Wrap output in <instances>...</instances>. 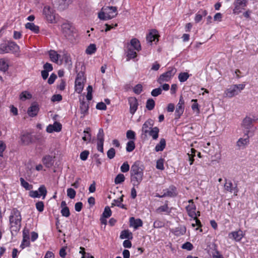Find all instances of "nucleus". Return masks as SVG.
Segmentation results:
<instances>
[{
	"label": "nucleus",
	"instance_id": "1",
	"mask_svg": "<svg viewBox=\"0 0 258 258\" xmlns=\"http://www.w3.org/2000/svg\"><path fill=\"white\" fill-rule=\"evenodd\" d=\"M131 180L134 186L138 188L143 178V169L140 167L138 162H136L131 167Z\"/></svg>",
	"mask_w": 258,
	"mask_h": 258
},
{
	"label": "nucleus",
	"instance_id": "2",
	"mask_svg": "<svg viewBox=\"0 0 258 258\" xmlns=\"http://www.w3.org/2000/svg\"><path fill=\"white\" fill-rule=\"evenodd\" d=\"M22 217L20 212L16 209H13L9 217L11 232H17L21 227Z\"/></svg>",
	"mask_w": 258,
	"mask_h": 258
},
{
	"label": "nucleus",
	"instance_id": "3",
	"mask_svg": "<svg viewBox=\"0 0 258 258\" xmlns=\"http://www.w3.org/2000/svg\"><path fill=\"white\" fill-rule=\"evenodd\" d=\"M116 7H106L103 8L101 11L98 13V18L100 20H107L114 18L117 15Z\"/></svg>",
	"mask_w": 258,
	"mask_h": 258
},
{
	"label": "nucleus",
	"instance_id": "4",
	"mask_svg": "<svg viewBox=\"0 0 258 258\" xmlns=\"http://www.w3.org/2000/svg\"><path fill=\"white\" fill-rule=\"evenodd\" d=\"M61 28L62 32L64 36L69 40L71 41H73L77 36L75 28L68 23L63 24Z\"/></svg>",
	"mask_w": 258,
	"mask_h": 258
},
{
	"label": "nucleus",
	"instance_id": "5",
	"mask_svg": "<svg viewBox=\"0 0 258 258\" xmlns=\"http://www.w3.org/2000/svg\"><path fill=\"white\" fill-rule=\"evenodd\" d=\"M245 84L233 85L230 86L225 91L226 96L232 98L238 95L245 88Z\"/></svg>",
	"mask_w": 258,
	"mask_h": 258
},
{
	"label": "nucleus",
	"instance_id": "6",
	"mask_svg": "<svg viewBox=\"0 0 258 258\" xmlns=\"http://www.w3.org/2000/svg\"><path fill=\"white\" fill-rule=\"evenodd\" d=\"M43 15L48 22L53 23L55 22V14L54 10L50 6H44L43 10Z\"/></svg>",
	"mask_w": 258,
	"mask_h": 258
},
{
	"label": "nucleus",
	"instance_id": "7",
	"mask_svg": "<svg viewBox=\"0 0 258 258\" xmlns=\"http://www.w3.org/2000/svg\"><path fill=\"white\" fill-rule=\"evenodd\" d=\"M176 69L174 68H171L169 70L160 76L157 81L160 84H163L164 82L169 81L171 78L175 74Z\"/></svg>",
	"mask_w": 258,
	"mask_h": 258
},
{
	"label": "nucleus",
	"instance_id": "8",
	"mask_svg": "<svg viewBox=\"0 0 258 258\" xmlns=\"http://www.w3.org/2000/svg\"><path fill=\"white\" fill-rule=\"evenodd\" d=\"M189 205H187L185 209L188 215L192 218H196L197 216H200V212L198 211L197 213L196 206L195 205L192 200H189L188 201Z\"/></svg>",
	"mask_w": 258,
	"mask_h": 258
},
{
	"label": "nucleus",
	"instance_id": "9",
	"mask_svg": "<svg viewBox=\"0 0 258 258\" xmlns=\"http://www.w3.org/2000/svg\"><path fill=\"white\" fill-rule=\"evenodd\" d=\"M248 0H234L233 3L234 9L233 12L235 14H238L247 6Z\"/></svg>",
	"mask_w": 258,
	"mask_h": 258
},
{
	"label": "nucleus",
	"instance_id": "10",
	"mask_svg": "<svg viewBox=\"0 0 258 258\" xmlns=\"http://www.w3.org/2000/svg\"><path fill=\"white\" fill-rule=\"evenodd\" d=\"M154 124V121L151 118L147 119L143 124L142 128V137L145 139L148 138V132L150 130Z\"/></svg>",
	"mask_w": 258,
	"mask_h": 258
},
{
	"label": "nucleus",
	"instance_id": "11",
	"mask_svg": "<svg viewBox=\"0 0 258 258\" xmlns=\"http://www.w3.org/2000/svg\"><path fill=\"white\" fill-rule=\"evenodd\" d=\"M84 88V78L82 73H79L75 80V90L78 93H81Z\"/></svg>",
	"mask_w": 258,
	"mask_h": 258
},
{
	"label": "nucleus",
	"instance_id": "12",
	"mask_svg": "<svg viewBox=\"0 0 258 258\" xmlns=\"http://www.w3.org/2000/svg\"><path fill=\"white\" fill-rule=\"evenodd\" d=\"M184 101L182 96H180L179 100L177 104L175 115L178 118H180L181 115L183 114L184 109Z\"/></svg>",
	"mask_w": 258,
	"mask_h": 258
},
{
	"label": "nucleus",
	"instance_id": "13",
	"mask_svg": "<svg viewBox=\"0 0 258 258\" xmlns=\"http://www.w3.org/2000/svg\"><path fill=\"white\" fill-rule=\"evenodd\" d=\"M128 103L130 104V112L133 115L137 111L138 107V101L135 97H130L128 99Z\"/></svg>",
	"mask_w": 258,
	"mask_h": 258
},
{
	"label": "nucleus",
	"instance_id": "14",
	"mask_svg": "<svg viewBox=\"0 0 258 258\" xmlns=\"http://www.w3.org/2000/svg\"><path fill=\"white\" fill-rule=\"evenodd\" d=\"M39 110V107L37 103L34 102L28 108L27 113L30 117L36 116Z\"/></svg>",
	"mask_w": 258,
	"mask_h": 258
},
{
	"label": "nucleus",
	"instance_id": "15",
	"mask_svg": "<svg viewBox=\"0 0 258 258\" xmlns=\"http://www.w3.org/2000/svg\"><path fill=\"white\" fill-rule=\"evenodd\" d=\"M158 31L155 29H153L147 35V41L152 44V43L155 41L156 40V42L158 41Z\"/></svg>",
	"mask_w": 258,
	"mask_h": 258
},
{
	"label": "nucleus",
	"instance_id": "16",
	"mask_svg": "<svg viewBox=\"0 0 258 258\" xmlns=\"http://www.w3.org/2000/svg\"><path fill=\"white\" fill-rule=\"evenodd\" d=\"M62 128L61 124L57 121L54 122L53 124H49L46 127V132L51 133L53 132H59Z\"/></svg>",
	"mask_w": 258,
	"mask_h": 258
},
{
	"label": "nucleus",
	"instance_id": "17",
	"mask_svg": "<svg viewBox=\"0 0 258 258\" xmlns=\"http://www.w3.org/2000/svg\"><path fill=\"white\" fill-rule=\"evenodd\" d=\"M29 239L30 237L28 230H24L23 232V241L21 245V247L22 248L30 245Z\"/></svg>",
	"mask_w": 258,
	"mask_h": 258
},
{
	"label": "nucleus",
	"instance_id": "18",
	"mask_svg": "<svg viewBox=\"0 0 258 258\" xmlns=\"http://www.w3.org/2000/svg\"><path fill=\"white\" fill-rule=\"evenodd\" d=\"M224 188L225 189L229 192H233L235 195H237L238 189L236 186L233 187L232 183L230 181H227L226 180V182L224 184Z\"/></svg>",
	"mask_w": 258,
	"mask_h": 258
},
{
	"label": "nucleus",
	"instance_id": "19",
	"mask_svg": "<svg viewBox=\"0 0 258 258\" xmlns=\"http://www.w3.org/2000/svg\"><path fill=\"white\" fill-rule=\"evenodd\" d=\"M130 226L133 227L135 229H137L143 226V222L140 219H136L134 217H131L130 218Z\"/></svg>",
	"mask_w": 258,
	"mask_h": 258
},
{
	"label": "nucleus",
	"instance_id": "20",
	"mask_svg": "<svg viewBox=\"0 0 258 258\" xmlns=\"http://www.w3.org/2000/svg\"><path fill=\"white\" fill-rule=\"evenodd\" d=\"M43 164L47 168H50L53 165L54 161L52 157L50 155H46L42 158Z\"/></svg>",
	"mask_w": 258,
	"mask_h": 258
},
{
	"label": "nucleus",
	"instance_id": "21",
	"mask_svg": "<svg viewBox=\"0 0 258 258\" xmlns=\"http://www.w3.org/2000/svg\"><path fill=\"white\" fill-rule=\"evenodd\" d=\"M127 46H130L131 48H134V50L137 51H140L141 50V46L139 40L137 38H133L130 41V44Z\"/></svg>",
	"mask_w": 258,
	"mask_h": 258
},
{
	"label": "nucleus",
	"instance_id": "22",
	"mask_svg": "<svg viewBox=\"0 0 258 258\" xmlns=\"http://www.w3.org/2000/svg\"><path fill=\"white\" fill-rule=\"evenodd\" d=\"M159 129L158 127H152L148 132V137H152L153 140H157L159 137Z\"/></svg>",
	"mask_w": 258,
	"mask_h": 258
},
{
	"label": "nucleus",
	"instance_id": "23",
	"mask_svg": "<svg viewBox=\"0 0 258 258\" xmlns=\"http://www.w3.org/2000/svg\"><path fill=\"white\" fill-rule=\"evenodd\" d=\"M8 53L11 52L13 53H18L19 51V46L14 42L10 41L8 43Z\"/></svg>",
	"mask_w": 258,
	"mask_h": 258
},
{
	"label": "nucleus",
	"instance_id": "24",
	"mask_svg": "<svg viewBox=\"0 0 258 258\" xmlns=\"http://www.w3.org/2000/svg\"><path fill=\"white\" fill-rule=\"evenodd\" d=\"M167 203L168 202L166 201L164 205L158 208L156 210V212L158 214H162L164 212L167 214H169L171 212V210L168 207Z\"/></svg>",
	"mask_w": 258,
	"mask_h": 258
},
{
	"label": "nucleus",
	"instance_id": "25",
	"mask_svg": "<svg viewBox=\"0 0 258 258\" xmlns=\"http://www.w3.org/2000/svg\"><path fill=\"white\" fill-rule=\"evenodd\" d=\"M137 52L130 46L127 47L126 51V61H129L131 59L135 58L137 57Z\"/></svg>",
	"mask_w": 258,
	"mask_h": 258
},
{
	"label": "nucleus",
	"instance_id": "26",
	"mask_svg": "<svg viewBox=\"0 0 258 258\" xmlns=\"http://www.w3.org/2000/svg\"><path fill=\"white\" fill-rule=\"evenodd\" d=\"M229 236L230 238L232 237L235 240L237 241H239L243 236V232L241 230L234 231L230 233Z\"/></svg>",
	"mask_w": 258,
	"mask_h": 258
},
{
	"label": "nucleus",
	"instance_id": "27",
	"mask_svg": "<svg viewBox=\"0 0 258 258\" xmlns=\"http://www.w3.org/2000/svg\"><path fill=\"white\" fill-rule=\"evenodd\" d=\"M49 55L50 60L56 63H58V60L60 58V55L58 54L56 51L53 50H50L49 51Z\"/></svg>",
	"mask_w": 258,
	"mask_h": 258
},
{
	"label": "nucleus",
	"instance_id": "28",
	"mask_svg": "<svg viewBox=\"0 0 258 258\" xmlns=\"http://www.w3.org/2000/svg\"><path fill=\"white\" fill-rule=\"evenodd\" d=\"M25 28L27 29L31 30L32 32L35 34H38L39 32V26L36 25L33 23H27L25 24Z\"/></svg>",
	"mask_w": 258,
	"mask_h": 258
},
{
	"label": "nucleus",
	"instance_id": "29",
	"mask_svg": "<svg viewBox=\"0 0 258 258\" xmlns=\"http://www.w3.org/2000/svg\"><path fill=\"white\" fill-rule=\"evenodd\" d=\"M208 14V12L206 10H201L199 11L197 14H196L195 21L196 23L200 22L203 17H205Z\"/></svg>",
	"mask_w": 258,
	"mask_h": 258
},
{
	"label": "nucleus",
	"instance_id": "30",
	"mask_svg": "<svg viewBox=\"0 0 258 258\" xmlns=\"http://www.w3.org/2000/svg\"><path fill=\"white\" fill-rule=\"evenodd\" d=\"M172 232L176 236L184 235L186 232V227L184 226H179L176 228Z\"/></svg>",
	"mask_w": 258,
	"mask_h": 258
},
{
	"label": "nucleus",
	"instance_id": "31",
	"mask_svg": "<svg viewBox=\"0 0 258 258\" xmlns=\"http://www.w3.org/2000/svg\"><path fill=\"white\" fill-rule=\"evenodd\" d=\"M166 147V141L165 139L162 138L160 139V142L158 143L155 148V150L156 152L162 151Z\"/></svg>",
	"mask_w": 258,
	"mask_h": 258
},
{
	"label": "nucleus",
	"instance_id": "32",
	"mask_svg": "<svg viewBox=\"0 0 258 258\" xmlns=\"http://www.w3.org/2000/svg\"><path fill=\"white\" fill-rule=\"evenodd\" d=\"M248 132L249 131L247 132L245 134V135L246 136L245 138H240L237 142V145L239 147H244L249 143V137H248Z\"/></svg>",
	"mask_w": 258,
	"mask_h": 258
},
{
	"label": "nucleus",
	"instance_id": "33",
	"mask_svg": "<svg viewBox=\"0 0 258 258\" xmlns=\"http://www.w3.org/2000/svg\"><path fill=\"white\" fill-rule=\"evenodd\" d=\"M9 64L7 60L5 58L0 59V71L6 72L8 70Z\"/></svg>",
	"mask_w": 258,
	"mask_h": 258
},
{
	"label": "nucleus",
	"instance_id": "34",
	"mask_svg": "<svg viewBox=\"0 0 258 258\" xmlns=\"http://www.w3.org/2000/svg\"><path fill=\"white\" fill-rule=\"evenodd\" d=\"M120 238L122 239H132L133 238L132 233L131 232L128 230H124L121 232Z\"/></svg>",
	"mask_w": 258,
	"mask_h": 258
},
{
	"label": "nucleus",
	"instance_id": "35",
	"mask_svg": "<svg viewBox=\"0 0 258 258\" xmlns=\"http://www.w3.org/2000/svg\"><path fill=\"white\" fill-rule=\"evenodd\" d=\"M80 108L81 112L84 115L88 112L89 109V105L88 103L83 100H80Z\"/></svg>",
	"mask_w": 258,
	"mask_h": 258
},
{
	"label": "nucleus",
	"instance_id": "36",
	"mask_svg": "<svg viewBox=\"0 0 258 258\" xmlns=\"http://www.w3.org/2000/svg\"><path fill=\"white\" fill-rule=\"evenodd\" d=\"M21 140L24 145H28L31 142V137L30 134H26L21 136Z\"/></svg>",
	"mask_w": 258,
	"mask_h": 258
},
{
	"label": "nucleus",
	"instance_id": "37",
	"mask_svg": "<svg viewBox=\"0 0 258 258\" xmlns=\"http://www.w3.org/2000/svg\"><path fill=\"white\" fill-rule=\"evenodd\" d=\"M252 119L249 117H245L242 122V126L246 128H249L252 124Z\"/></svg>",
	"mask_w": 258,
	"mask_h": 258
},
{
	"label": "nucleus",
	"instance_id": "38",
	"mask_svg": "<svg viewBox=\"0 0 258 258\" xmlns=\"http://www.w3.org/2000/svg\"><path fill=\"white\" fill-rule=\"evenodd\" d=\"M155 106V102L153 99L150 98L147 100L146 104V107L148 110H153Z\"/></svg>",
	"mask_w": 258,
	"mask_h": 258
},
{
	"label": "nucleus",
	"instance_id": "39",
	"mask_svg": "<svg viewBox=\"0 0 258 258\" xmlns=\"http://www.w3.org/2000/svg\"><path fill=\"white\" fill-rule=\"evenodd\" d=\"M38 191L39 193V197L42 196V199H44L47 194V190L45 186L44 185H41L38 188Z\"/></svg>",
	"mask_w": 258,
	"mask_h": 258
},
{
	"label": "nucleus",
	"instance_id": "40",
	"mask_svg": "<svg viewBox=\"0 0 258 258\" xmlns=\"http://www.w3.org/2000/svg\"><path fill=\"white\" fill-rule=\"evenodd\" d=\"M32 98V95L27 91H23L20 95V99L22 101H25L27 99H30Z\"/></svg>",
	"mask_w": 258,
	"mask_h": 258
},
{
	"label": "nucleus",
	"instance_id": "41",
	"mask_svg": "<svg viewBox=\"0 0 258 258\" xmlns=\"http://www.w3.org/2000/svg\"><path fill=\"white\" fill-rule=\"evenodd\" d=\"M176 196V193L175 190L173 189H166L164 190V194L162 195V197H173Z\"/></svg>",
	"mask_w": 258,
	"mask_h": 258
},
{
	"label": "nucleus",
	"instance_id": "42",
	"mask_svg": "<svg viewBox=\"0 0 258 258\" xmlns=\"http://www.w3.org/2000/svg\"><path fill=\"white\" fill-rule=\"evenodd\" d=\"M96 51V47L95 44H90L86 50V53L88 54H92Z\"/></svg>",
	"mask_w": 258,
	"mask_h": 258
},
{
	"label": "nucleus",
	"instance_id": "43",
	"mask_svg": "<svg viewBox=\"0 0 258 258\" xmlns=\"http://www.w3.org/2000/svg\"><path fill=\"white\" fill-rule=\"evenodd\" d=\"M135 148V143L134 141L131 140L126 144V150L127 152H132Z\"/></svg>",
	"mask_w": 258,
	"mask_h": 258
},
{
	"label": "nucleus",
	"instance_id": "44",
	"mask_svg": "<svg viewBox=\"0 0 258 258\" xmlns=\"http://www.w3.org/2000/svg\"><path fill=\"white\" fill-rule=\"evenodd\" d=\"M125 180L124 175L123 174H118L114 179V183L116 184H118L123 182Z\"/></svg>",
	"mask_w": 258,
	"mask_h": 258
},
{
	"label": "nucleus",
	"instance_id": "45",
	"mask_svg": "<svg viewBox=\"0 0 258 258\" xmlns=\"http://www.w3.org/2000/svg\"><path fill=\"white\" fill-rule=\"evenodd\" d=\"M97 138V142H99V143L104 142V134L103 130L102 128H100L99 130Z\"/></svg>",
	"mask_w": 258,
	"mask_h": 258
},
{
	"label": "nucleus",
	"instance_id": "46",
	"mask_svg": "<svg viewBox=\"0 0 258 258\" xmlns=\"http://www.w3.org/2000/svg\"><path fill=\"white\" fill-rule=\"evenodd\" d=\"M191 102H194L191 105L192 110L197 113V114H199L200 113V109L199 105L198 103V101L197 99H192Z\"/></svg>",
	"mask_w": 258,
	"mask_h": 258
},
{
	"label": "nucleus",
	"instance_id": "47",
	"mask_svg": "<svg viewBox=\"0 0 258 258\" xmlns=\"http://www.w3.org/2000/svg\"><path fill=\"white\" fill-rule=\"evenodd\" d=\"M191 153H187L188 158V160L189 161V164L191 165L193 164V162L195 160L194 157L195 156V153L196 152V150L192 148L190 149Z\"/></svg>",
	"mask_w": 258,
	"mask_h": 258
},
{
	"label": "nucleus",
	"instance_id": "48",
	"mask_svg": "<svg viewBox=\"0 0 258 258\" xmlns=\"http://www.w3.org/2000/svg\"><path fill=\"white\" fill-rule=\"evenodd\" d=\"M20 180L21 185L26 190H30L32 188V185L26 181L23 178L21 177Z\"/></svg>",
	"mask_w": 258,
	"mask_h": 258
},
{
	"label": "nucleus",
	"instance_id": "49",
	"mask_svg": "<svg viewBox=\"0 0 258 258\" xmlns=\"http://www.w3.org/2000/svg\"><path fill=\"white\" fill-rule=\"evenodd\" d=\"M189 78V75L187 73H180L178 75V79L180 82L186 81Z\"/></svg>",
	"mask_w": 258,
	"mask_h": 258
},
{
	"label": "nucleus",
	"instance_id": "50",
	"mask_svg": "<svg viewBox=\"0 0 258 258\" xmlns=\"http://www.w3.org/2000/svg\"><path fill=\"white\" fill-rule=\"evenodd\" d=\"M8 43H3L0 44V54L8 53Z\"/></svg>",
	"mask_w": 258,
	"mask_h": 258
},
{
	"label": "nucleus",
	"instance_id": "51",
	"mask_svg": "<svg viewBox=\"0 0 258 258\" xmlns=\"http://www.w3.org/2000/svg\"><path fill=\"white\" fill-rule=\"evenodd\" d=\"M156 167L161 170L164 169L163 159L160 158L157 161Z\"/></svg>",
	"mask_w": 258,
	"mask_h": 258
},
{
	"label": "nucleus",
	"instance_id": "52",
	"mask_svg": "<svg viewBox=\"0 0 258 258\" xmlns=\"http://www.w3.org/2000/svg\"><path fill=\"white\" fill-rule=\"evenodd\" d=\"M88 130H90V128H87V130L84 131V136L83 137L82 139L84 141L89 142L91 140V134Z\"/></svg>",
	"mask_w": 258,
	"mask_h": 258
},
{
	"label": "nucleus",
	"instance_id": "53",
	"mask_svg": "<svg viewBox=\"0 0 258 258\" xmlns=\"http://www.w3.org/2000/svg\"><path fill=\"white\" fill-rule=\"evenodd\" d=\"M111 211L109 207H106L102 214V216L104 218H109L111 215Z\"/></svg>",
	"mask_w": 258,
	"mask_h": 258
},
{
	"label": "nucleus",
	"instance_id": "54",
	"mask_svg": "<svg viewBox=\"0 0 258 258\" xmlns=\"http://www.w3.org/2000/svg\"><path fill=\"white\" fill-rule=\"evenodd\" d=\"M76 195V191L72 188H68L67 189V196L70 198V199H74L75 198Z\"/></svg>",
	"mask_w": 258,
	"mask_h": 258
},
{
	"label": "nucleus",
	"instance_id": "55",
	"mask_svg": "<svg viewBox=\"0 0 258 258\" xmlns=\"http://www.w3.org/2000/svg\"><path fill=\"white\" fill-rule=\"evenodd\" d=\"M126 138L128 139L133 140V141L136 139V134L135 132L132 130H128L126 132Z\"/></svg>",
	"mask_w": 258,
	"mask_h": 258
},
{
	"label": "nucleus",
	"instance_id": "56",
	"mask_svg": "<svg viewBox=\"0 0 258 258\" xmlns=\"http://www.w3.org/2000/svg\"><path fill=\"white\" fill-rule=\"evenodd\" d=\"M115 155V150L114 148H111L107 152V157L109 159H113Z\"/></svg>",
	"mask_w": 258,
	"mask_h": 258
},
{
	"label": "nucleus",
	"instance_id": "57",
	"mask_svg": "<svg viewBox=\"0 0 258 258\" xmlns=\"http://www.w3.org/2000/svg\"><path fill=\"white\" fill-rule=\"evenodd\" d=\"M62 59L64 60L67 64L69 65L72 64V61L70 54L68 53H64L62 56Z\"/></svg>",
	"mask_w": 258,
	"mask_h": 258
},
{
	"label": "nucleus",
	"instance_id": "58",
	"mask_svg": "<svg viewBox=\"0 0 258 258\" xmlns=\"http://www.w3.org/2000/svg\"><path fill=\"white\" fill-rule=\"evenodd\" d=\"M130 170V165L127 162H124L120 167V170L122 172H126Z\"/></svg>",
	"mask_w": 258,
	"mask_h": 258
},
{
	"label": "nucleus",
	"instance_id": "59",
	"mask_svg": "<svg viewBox=\"0 0 258 258\" xmlns=\"http://www.w3.org/2000/svg\"><path fill=\"white\" fill-rule=\"evenodd\" d=\"M133 90L135 93L140 94L143 90L142 85L141 84H137L135 86Z\"/></svg>",
	"mask_w": 258,
	"mask_h": 258
},
{
	"label": "nucleus",
	"instance_id": "60",
	"mask_svg": "<svg viewBox=\"0 0 258 258\" xmlns=\"http://www.w3.org/2000/svg\"><path fill=\"white\" fill-rule=\"evenodd\" d=\"M61 214L62 216L68 217L70 215V210L68 207H63L61 210Z\"/></svg>",
	"mask_w": 258,
	"mask_h": 258
},
{
	"label": "nucleus",
	"instance_id": "61",
	"mask_svg": "<svg viewBox=\"0 0 258 258\" xmlns=\"http://www.w3.org/2000/svg\"><path fill=\"white\" fill-rule=\"evenodd\" d=\"M89 155V152L87 150H85L81 153L80 159L83 161H85L87 159Z\"/></svg>",
	"mask_w": 258,
	"mask_h": 258
},
{
	"label": "nucleus",
	"instance_id": "62",
	"mask_svg": "<svg viewBox=\"0 0 258 258\" xmlns=\"http://www.w3.org/2000/svg\"><path fill=\"white\" fill-rule=\"evenodd\" d=\"M162 93V89L160 88H158L153 89L151 92L152 96L154 97L158 96Z\"/></svg>",
	"mask_w": 258,
	"mask_h": 258
},
{
	"label": "nucleus",
	"instance_id": "63",
	"mask_svg": "<svg viewBox=\"0 0 258 258\" xmlns=\"http://www.w3.org/2000/svg\"><path fill=\"white\" fill-rule=\"evenodd\" d=\"M36 209L40 212H42L44 210V203L42 201L38 202L36 204Z\"/></svg>",
	"mask_w": 258,
	"mask_h": 258
},
{
	"label": "nucleus",
	"instance_id": "64",
	"mask_svg": "<svg viewBox=\"0 0 258 258\" xmlns=\"http://www.w3.org/2000/svg\"><path fill=\"white\" fill-rule=\"evenodd\" d=\"M123 196L122 195L119 198L117 199L114 200L113 201V203H112V207L113 206H118V205L122 202L123 201Z\"/></svg>",
	"mask_w": 258,
	"mask_h": 258
}]
</instances>
